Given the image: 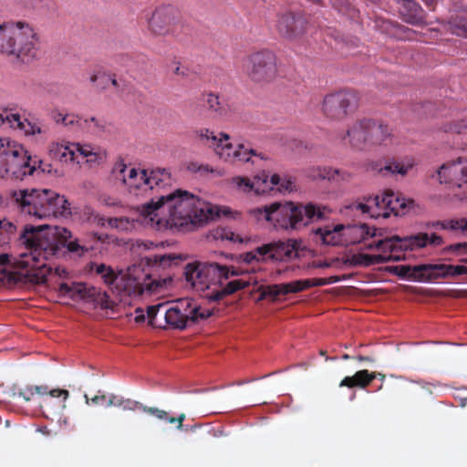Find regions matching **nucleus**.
<instances>
[{
	"label": "nucleus",
	"instance_id": "nucleus-42",
	"mask_svg": "<svg viewBox=\"0 0 467 467\" xmlns=\"http://www.w3.org/2000/svg\"><path fill=\"white\" fill-rule=\"evenodd\" d=\"M259 291L260 300L268 299L271 302H276L279 296H283V285L282 284L263 285L260 287Z\"/></svg>",
	"mask_w": 467,
	"mask_h": 467
},
{
	"label": "nucleus",
	"instance_id": "nucleus-37",
	"mask_svg": "<svg viewBox=\"0 0 467 467\" xmlns=\"http://www.w3.org/2000/svg\"><path fill=\"white\" fill-rule=\"evenodd\" d=\"M322 284H324V282L315 281V278L296 280L290 283H285L282 284L283 296H287L292 293H300L313 286H322Z\"/></svg>",
	"mask_w": 467,
	"mask_h": 467
},
{
	"label": "nucleus",
	"instance_id": "nucleus-41",
	"mask_svg": "<svg viewBox=\"0 0 467 467\" xmlns=\"http://www.w3.org/2000/svg\"><path fill=\"white\" fill-rule=\"evenodd\" d=\"M82 128L91 134L102 135L107 131L108 121L103 117H91L83 119Z\"/></svg>",
	"mask_w": 467,
	"mask_h": 467
},
{
	"label": "nucleus",
	"instance_id": "nucleus-2",
	"mask_svg": "<svg viewBox=\"0 0 467 467\" xmlns=\"http://www.w3.org/2000/svg\"><path fill=\"white\" fill-rule=\"evenodd\" d=\"M46 227L47 224H39L38 226L26 224L21 234V240L28 252L21 254L20 259L16 264L18 267L26 269V282L32 285L45 284L47 275L53 273L57 276H64L67 274L65 268L56 267L53 269L44 263L51 257L59 256L62 247L67 248L70 254L78 257L84 256L94 249L92 245H88L83 240L70 239L71 232L67 228L58 232L59 240L55 237H44L41 231Z\"/></svg>",
	"mask_w": 467,
	"mask_h": 467
},
{
	"label": "nucleus",
	"instance_id": "nucleus-38",
	"mask_svg": "<svg viewBox=\"0 0 467 467\" xmlns=\"http://www.w3.org/2000/svg\"><path fill=\"white\" fill-rule=\"evenodd\" d=\"M347 230L348 234L351 235L353 243H359L368 237L377 235V229L370 228L366 224H353L352 226H348Z\"/></svg>",
	"mask_w": 467,
	"mask_h": 467
},
{
	"label": "nucleus",
	"instance_id": "nucleus-52",
	"mask_svg": "<svg viewBox=\"0 0 467 467\" xmlns=\"http://www.w3.org/2000/svg\"><path fill=\"white\" fill-rule=\"evenodd\" d=\"M294 185H295V181L292 178H287V177L281 178L280 177V182H278V184L274 185L273 189L275 187L276 191H279V192H292Z\"/></svg>",
	"mask_w": 467,
	"mask_h": 467
},
{
	"label": "nucleus",
	"instance_id": "nucleus-24",
	"mask_svg": "<svg viewBox=\"0 0 467 467\" xmlns=\"http://www.w3.org/2000/svg\"><path fill=\"white\" fill-rule=\"evenodd\" d=\"M375 28L380 33L397 39H412L415 34L413 30L407 26L382 17L376 18Z\"/></svg>",
	"mask_w": 467,
	"mask_h": 467
},
{
	"label": "nucleus",
	"instance_id": "nucleus-3",
	"mask_svg": "<svg viewBox=\"0 0 467 467\" xmlns=\"http://www.w3.org/2000/svg\"><path fill=\"white\" fill-rule=\"evenodd\" d=\"M327 208L313 203L295 204L294 202H275L269 205L254 208L250 211L257 220H265L280 229H300L305 225L323 219Z\"/></svg>",
	"mask_w": 467,
	"mask_h": 467
},
{
	"label": "nucleus",
	"instance_id": "nucleus-19",
	"mask_svg": "<svg viewBox=\"0 0 467 467\" xmlns=\"http://www.w3.org/2000/svg\"><path fill=\"white\" fill-rule=\"evenodd\" d=\"M234 182L239 189L244 192L254 191L257 194H261L268 191H273V186L278 184L280 182V176L273 174L269 177L268 173L263 171L254 176V179L235 177Z\"/></svg>",
	"mask_w": 467,
	"mask_h": 467
},
{
	"label": "nucleus",
	"instance_id": "nucleus-64",
	"mask_svg": "<svg viewBox=\"0 0 467 467\" xmlns=\"http://www.w3.org/2000/svg\"><path fill=\"white\" fill-rule=\"evenodd\" d=\"M173 72H174V74L176 76H183V77H187L188 76V69L187 68H182L179 63H176V67L173 70Z\"/></svg>",
	"mask_w": 467,
	"mask_h": 467
},
{
	"label": "nucleus",
	"instance_id": "nucleus-60",
	"mask_svg": "<svg viewBox=\"0 0 467 467\" xmlns=\"http://www.w3.org/2000/svg\"><path fill=\"white\" fill-rule=\"evenodd\" d=\"M185 417H186L185 414L182 413L181 415L177 416L176 418H174V416H168V419L164 420H167L170 423L178 422L177 428L179 430H182V426H183V421L185 420Z\"/></svg>",
	"mask_w": 467,
	"mask_h": 467
},
{
	"label": "nucleus",
	"instance_id": "nucleus-57",
	"mask_svg": "<svg viewBox=\"0 0 467 467\" xmlns=\"http://www.w3.org/2000/svg\"><path fill=\"white\" fill-rule=\"evenodd\" d=\"M77 145H78L77 155L82 156L83 158H85V160L87 158H89L90 154L94 153V151L99 149V148H95L91 145H80L78 143H77Z\"/></svg>",
	"mask_w": 467,
	"mask_h": 467
},
{
	"label": "nucleus",
	"instance_id": "nucleus-45",
	"mask_svg": "<svg viewBox=\"0 0 467 467\" xmlns=\"http://www.w3.org/2000/svg\"><path fill=\"white\" fill-rule=\"evenodd\" d=\"M113 406L120 407L124 410H141L143 411V407H145L143 404L140 403L139 401L130 400V399H123L121 397H118L115 395Z\"/></svg>",
	"mask_w": 467,
	"mask_h": 467
},
{
	"label": "nucleus",
	"instance_id": "nucleus-12",
	"mask_svg": "<svg viewBox=\"0 0 467 467\" xmlns=\"http://www.w3.org/2000/svg\"><path fill=\"white\" fill-rule=\"evenodd\" d=\"M149 29L155 36H174L178 37L182 26L181 16L171 5L157 7L148 21Z\"/></svg>",
	"mask_w": 467,
	"mask_h": 467
},
{
	"label": "nucleus",
	"instance_id": "nucleus-36",
	"mask_svg": "<svg viewBox=\"0 0 467 467\" xmlns=\"http://www.w3.org/2000/svg\"><path fill=\"white\" fill-rule=\"evenodd\" d=\"M390 135V130L387 125L377 123L370 119V127L368 129V143L379 145L383 143Z\"/></svg>",
	"mask_w": 467,
	"mask_h": 467
},
{
	"label": "nucleus",
	"instance_id": "nucleus-25",
	"mask_svg": "<svg viewBox=\"0 0 467 467\" xmlns=\"http://www.w3.org/2000/svg\"><path fill=\"white\" fill-rule=\"evenodd\" d=\"M431 265H416L410 266V265H396L389 267V272L395 274L400 277H408L412 280L428 282L431 281Z\"/></svg>",
	"mask_w": 467,
	"mask_h": 467
},
{
	"label": "nucleus",
	"instance_id": "nucleus-31",
	"mask_svg": "<svg viewBox=\"0 0 467 467\" xmlns=\"http://www.w3.org/2000/svg\"><path fill=\"white\" fill-rule=\"evenodd\" d=\"M377 379L376 372H369L367 369H362L357 371L353 376L351 377H346L344 378L340 383V387H348L349 389L352 388H360L365 389L366 387L369 386L372 381H374Z\"/></svg>",
	"mask_w": 467,
	"mask_h": 467
},
{
	"label": "nucleus",
	"instance_id": "nucleus-21",
	"mask_svg": "<svg viewBox=\"0 0 467 467\" xmlns=\"http://www.w3.org/2000/svg\"><path fill=\"white\" fill-rule=\"evenodd\" d=\"M370 127V119H360L353 122L347 131L341 134L342 140L348 142L353 148H361L368 141V129Z\"/></svg>",
	"mask_w": 467,
	"mask_h": 467
},
{
	"label": "nucleus",
	"instance_id": "nucleus-16",
	"mask_svg": "<svg viewBox=\"0 0 467 467\" xmlns=\"http://www.w3.org/2000/svg\"><path fill=\"white\" fill-rule=\"evenodd\" d=\"M440 183L451 187H467V157L443 162L436 171Z\"/></svg>",
	"mask_w": 467,
	"mask_h": 467
},
{
	"label": "nucleus",
	"instance_id": "nucleus-8",
	"mask_svg": "<svg viewBox=\"0 0 467 467\" xmlns=\"http://www.w3.org/2000/svg\"><path fill=\"white\" fill-rule=\"evenodd\" d=\"M184 277L188 285L196 291L210 290L212 285H216L223 278L238 275L234 267L222 266L218 263H188L184 267Z\"/></svg>",
	"mask_w": 467,
	"mask_h": 467
},
{
	"label": "nucleus",
	"instance_id": "nucleus-15",
	"mask_svg": "<svg viewBox=\"0 0 467 467\" xmlns=\"http://www.w3.org/2000/svg\"><path fill=\"white\" fill-rule=\"evenodd\" d=\"M58 293L61 296L68 297L73 300L78 297L81 299L91 297L96 303V306L104 309L113 308L114 306V301L109 298L106 292L98 291L94 287L87 288L86 285L83 283H61L58 287Z\"/></svg>",
	"mask_w": 467,
	"mask_h": 467
},
{
	"label": "nucleus",
	"instance_id": "nucleus-43",
	"mask_svg": "<svg viewBox=\"0 0 467 467\" xmlns=\"http://www.w3.org/2000/svg\"><path fill=\"white\" fill-rule=\"evenodd\" d=\"M86 403L88 405H95V406H106L110 407L113 406L115 395H107L103 391L99 390L98 394L94 397L89 398L87 394L84 395Z\"/></svg>",
	"mask_w": 467,
	"mask_h": 467
},
{
	"label": "nucleus",
	"instance_id": "nucleus-7",
	"mask_svg": "<svg viewBox=\"0 0 467 467\" xmlns=\"http://www.w3.org/2000/svg\"><path fill=\"white\" fill-rule=\"evenodd\" d=\"M412 203L413 201L410 199L395 195L392 191H386L381 196L376 195L368 198L365 202H353L349 208L361 214H368L369 217L378 219L379 217L389 218L391 214L404 215Z\"/></svg>",
	"mask_w": 467,
	"mask_h": 467
},
{
	"label": "nucleus",
	"instance_id": "nucleus-55",
	"mask_svg": "<svg viewBox=\"0 0 467 467\" xmlns=\"http://www.w3.org/2000/svg\"><path fill=\"white\" fill-rule=\"evenodd\" d=\"M16 231V226L15 223L8 222L5 219L0 221V234L8 236L11 235Z\"/></svg>",
	"mask_w": 467,
	"mask_h": 467
},
{
	"label": "nucleus",
	"instance_id": "nucleus-27",
	"mask_svg": "<svg viewBox=\"0 0 467 467\" xmlns=\"http://www.w3.org/2000/svg\"><path fill=\"white\" fill-rule=\"evenodd\" d=\"M400 5V14L405 23L420 26L424 23V10L415 0H395Z\"/></svg>",
	"mask_w": 467,
	"mask_h": 467
},
{
	"label": "nucleus",
	"instance_id": "nucleus-47",
	"mask_svg": "<svg viewBox=\"0 0 467 467\" xmlns=\"http://www.w3.org/2000/svg\"><path fill=\"white\" fill-rule=\"evenodd\" d=\"M259 249H260V246L255 248L254 251L246 252V253L240 254L241 260L246 264H253L254 262L259 263V262L266 261L267 260L266 254H263L259 253L258 252Z\"/></svg>",
	"mask_w": 467,
	"mask_h": 467
},
{
	"label": "nucleus",
	"instance_id": "nucleus-39",
	"mask_svg": "<svg viewBox=\"0 0 467 467\" xmlns=\"http://www.w3.org/2000/svg\"><path fill=\"white\" fill-rule=\"evenodd\" d=\"M450 30L456 36L467 37V10H462L453 16L450 23Z\"/></svg>",
	"mask_w": 467,
	"mask_h": 467
},
{
	"label": "nucleus",
	"instance_id": "nucleus-20",
	"mask_svg": "<svg viewBox=\"0 0 467 467\" xmlns=\"http://www.w3.org/2000/svg\"><path fill=\"white\" fill-rule=\"evenodd\" d=\"M216 153L221 159L230 162H247L252 160L253 156L259 157L261 160L265 159V155L257 152L253 148H246L244 144L234 146L228 141H224L217 150Z\"/></svg>",
	"mask_w": 467,
	"mask_h": 467
},
{
	"label": "nucleus",
	"instance_id": "nucleus-32",
	"mask_svg": "<svg viewBox=\"0 0 467 467\" xmlns=\"http://www.w3.org/2000/svg\"><path fill=\"white\" fill-rule=\"evenodd\" d=\"M431 281L437 278H447L467 275V266L463 265H431Z\"/></svg>",
	"mask_w": 467,
	"mask_h": 467
},
{
	"label": "nucleus",
	"instance_id": "nucleus-30",
	"mask_svg": "<svg viewBox=\"0 0 467 467\" xmlns=\"http://www.w3.org/2000/svg\"><path fill=\"white\" fill-rule=\"evenodd\" d=\"M379 241V240L373 241L370 244H368V246L369 248H376V249L379 250L376 246V244ZM380 250L384 254H360L359 255V264H361L362 265H375V264H386L389 262H398V261H400V259H401L400 256L392 254L393 252H395L397 250H400V248H396L393 251H390L389 249H386V250L380 249Z\"/></svg>",
	"mask_w": 467,
	"mask_h": 467
},
{
	"label": "nucleus",
	"instance_id": "nucleus-56",
	"mask_svg": "<svg viewBox=\"0 0 467 467\" xmlns=\"http://www.w3.org/2000/svg\"><path fill=\"white\" fill-rule=\"evenodd\" d=\"M447 251L456 255L467 254V242L457 243L447 247Z\"/></svg>",
	"mask_w": 467,
	"mask_h": 467
},
{
	"label": "nucleus",
	"instance_id": "nucleus-63",
	"mask_svg": "<svg viewBox=\"0 0 467 467\" xmlns=\"http://www.w3.org/2000/svg\"><path fill=\"white\" fill-rule=\"evenodd\" d=\"M163 307H164L163 305H153V306H148V309H147L148 317L150 319L154 318L156 317V315L158 314V312L160 310H161Z\"/></svg>",
	"mask_w": 467,
	"mask_h": 467
},
{
	"label": "nucleus",
	"instance_id": "nucleus-23",
	"mask_svg": "<svg viewBox=\"0 0 467 467\" xmlns=\"http://www.w3.org/2000/svg\"><path fill=\"white\" fill-rule=\"evenodd\" d=\"M0 124H7L11 128H16L25 132L26 135L40 134L41 128L36 123H32L27 119H22L19 113H13L8 109H2L0 111Z\"/></svg>",
	"mask_w": 467,
	"mask_h": 467
},
{
	"label": "nucleus",
	"instance_id": "nucleus-33",
	"mask_svg": "<svg viewBox=\"0 0 467 467\" xmlns=\"http://www.w3.org/2000/svg\"><path fill=\"white\" fill-rule=\"evenodd\" d=\"M196 134L204 146L213 149L215 152H217V150L224 141H229L230 140L229 135L226 133H220L217 136L213 130L204 128L196 130Z\"/></svg>",
	"mask_w": 467,
	"mask_h": 467
},
{
	"label": "nucleus",
	"instance_id": "nucleus-18",
	"mask_svg": "<svg viewBox=\"0 0 467 467\" xmlns=\"http://www.w3.org/2000/svg\"><path fill=\"white\" fill-rule=\"evenodd\" d=\"M301 241L288 239L265 244L260 246L259 253L266 254V259L271 261L288 262L299 256Z\"/></svg>",
	"mask_w": 467,
	"mask_h": 467
},
{
	"label": "nucleus",
	"instance_id": "nucleus-61",
	"mask_svg": "<svg viewBox=\"0 0 467 467\" xmlns=\"http://www.w3.org/2000/svg\"><path fill=\"white\" fill-rule=\"evenodd\" d=\"M464 129H467V120L462 119L461 123H454L451 125L448 131L462 133Z\"/></svg>",
	"mask_w": 467,
	"mask_h": 467
},
{
	"label": "nucleus",
	"instance_id": "nucleus-48",
	"mask_svg": "<svg viewBox=\"0 0 467 467\" xmlns=\"http://www.w3.org/2000/svg\"><path fill=\"white\" fill-rule=\"evenodd\" d=\"M89 80H91V83H95L98 88L102 90L107 88L109 84L110 75H107L103 71H97L89 77Z\"/></svg>",
	"mask_w": 467,
	"mask_h": 467
},
{
	"label": "nucleus",
	"instance_id": "nucleus-4",
	"mask_svg": "<svg viewBox=\"0 0 467 467\" xmlns=\"http://www.w3.org/2000/svg\"><path fill=\"white\" fill-rule=\"evenodd\" d=\"M11 202L23 215L34 219L46 220L70 214L66 197L53 190H15L11 192Z\"/></svg>",
	"mask_w": 467,
	"mask_h": 467
},
{
	"label": "nucleus",
	"instance_id": "nucleus-1",
	"mask_svg": "<svg viewBox=\"0 0 467 467\" xmlns=\"http://www.w3.org/2000/svg\"><path fill=\"white\" fill-rule=\"evenodd\" d=\"M112 174L116 180L130 189L155 192L150 200L140 207L141 216L152 223L159 224V213L166 211L170 227L192 231L218 216L211 203L187 191L168 192L166 188L171 186V172L166 169L138 171L136 168L128 169L126 164L119 161L115 163Z\"/></svg>",
	"mask_w": 467,
	"mask_h": 467
},
{
	"label": "nucleus",
	"instance_id": "nucleus-14",
	"mask_svg": "<svg viewBox=\"0 0 467 467\" xmlns=\"http://www.w3.org/2000/svg\"><path fill=\"white\" fill-rule=\"evenodd\" d=\"M357 94L351 90H340L331 93L323 99L322 113L331 119L341 120L356 108Z\"/></svg>",
	"mask_w": 467,
	"mask_h": 467
},
{
	"label": "nucleus",
	"instance_id": "nucleus-40",
	"mask_svg": "<svg viewBox=\"0 0 467 467\" xmlns=\"http://www.w3.org/2000/svg\"><path fill=\"white\" fill-rule=\"evenodd\" d=\"M429 227H434L435 229H450L452 231H460L464 235H467V219L464 218L433 222L429 223Z\"/></svg>",
	"mask_w": 467,
	"mask_h": 467
},
{
	"label": "nucleus",
	"instance_id": "nucleus-59",
	"mask_svg": "<svg viewBox=\"0 0 467 467\" xmlns=\"http://www.w3.org/2000/svg\"><path fill=\"white\" fill-rule=\"evenodd\" d=\"M143 411L157 417L160 420H164V419H167V412L157 408L145 406L143 407Z\"/></svg>",
	"mask_w": 467,
	"mask_h": 467
},
{
	"label": "nucleus",
	"instance_id": "nucleus-35",
	"mask_svg": "<svg viewBox=\"0 0 467 467\" xmlns=\"http://www.w3.org/2000/svg\"><path fill=\"white\" fill-rule=\"evenodd\" d=\"M201 102L214 118H223L227 114L225 106L220 101L219 96L214 93L202 94Z\"/></svg>",
	"mask_w": 467,
	"mask_h": 467
},
{
	"label": "nucleus",
	"instance_id": "nucleus-28",
	"mask_svg": "<svg viewBox=\"0 0 467 467\" xmlns=\"http://www.w3.org/2000/svg\"><path fill=\"white\" fill-rule=\"evenodd\" d=\"M345 229L343 224L316 228L313 230V239L325 245H339L342 244V231Z\"/></svg>",
	"mask_w": 467,
	"mask_h": 467
},
{
	"label": "nucleus",
	"instance_id": "nucleus-49",
	"mask_svg": "<svg viewBox=\"0 0 467 467\" xmlns=\"http://www.w3.org/2000/svg\"><path fill=\"white\" fill-rule=\"evenodd\" d=\"M108 224L109 227L119 229L121 231H126L132 227V223L126 217L109 218L108 220Z\"/></svg>",
	"mask_w": 467,
	"mask_h": 467
},
{
	"label": "nucleus",
	"instance_id": "nucleus-11",
	"mask_svg": "<svg viewBox=\"0 0 467 467\" xmlns=\"http://www.w3.org/2000/svg\"><path fill=\"white\" fill-rule=\"evenodd\" d=\"M213 311L202 307L192 298H182L174 301L172 306L164 310V319L174 328L183 329L189 322L196 323L209 318Z\"/></svg>",
	"mask_w": 467,
	"mask_h": 467
},
{
	"label": "nucleus",
	"instance_id": "nucleus-5",
	"mask_svg": "<svg viewBox=\"0 0 467 467\" xmlns=\"http://www.w3.org/2000/svg\"><path fill=\"white\" fill-rule=\"evenodd\" d=\"M52 173V164L44 162L36 155L8 138H0V177L23 179L34 172Z\"/></svg>",
	"mask_w": 467,
	"mask_h": 467
},
{
	"label": "nucleus",
	"instance_id": "nucleus-50",
	"mask_svg": "<svg viewBox=\"0 0 467 467\" xmlns=\"http://www.w3.org/2000/svg\"><path fill=\"white\" fill-rule=\"evenodd\" d=\"M106 159V152L102 151L100 148H98L94 153L89 154V157L86 159V162L91 167L99 165Z\"/></svg>",
	"mask_w": 467,
	"mask_h": 467
},
{
	"label": "nucleus",
	"instance_id": "nucleus-17",
	"mask_svg": "<svg viewBox=\"0 0 467 467\" xmlns=\"http://www.w3.org/2000/svg\"><path fill=\"white\" fill-rule=\"evenodd\" d=\"M306 19L300 13L286 11L276 15L275 30L281 37L296 39L306 31Z\"/></svg>",
	"mask_w": 467,
	"mask_h": 467
},
{
	"label": "nucleus",
	"instance_id": "nucleus-26",
	"mask_svg": "<svg viewBox=\"0 0 467 467\" xmlns=\"http://www.w3.org/2000/svg\"><path fill=\"white\" fill-rule=\"evenodd\" d=\"M224 278L222 279L219 283V287L214 288L208 294H206V297L209 298L211 301L213 302H219L223 300L225 296L234 294L235 292L242 290L244 288L248 287L251 285V282L249 280L244 279H234L232 281L227 282L225 285H223Z\"/></svg>",
	"mask_w": 467,
	"mask_h": 467
},
{
	"label": "nucleus",
	"instance_id": "nucleus-13",
	"mask_svg": "<svg viewBox=\"0 0 467 467\" xmlns=\"http://www.w3.org/2000/svg\"><path fill=\"white\" fill-rule=\"evenodd\" d=\"M444 243L442 238L436 234H428L427 233H419L417 234L405 236L400 238L397 235L391 238L380 239L376 244L379 249H389L393 251L396 248H400V251L406 250H416L425 247L427 244L432 246H440Z\"/></svg>",
	"mask_w": 467,
	"mask_h": 467
},
{
	"label": "nucleus",
	"instance_id": "nucleus-58",
	"mask_svg": "<svg viewBox=\"0 0 467 467\" xmlns=\"http://www.w3.org/2000/svg\"><path fill=\"white\" fill-rule=\"evenodd\" d=\"M77 145H78L77 155L82 156L83 158H85V160L87 158H89L90 154L94 153V151L99 149V148H95L91 145H80L78 143H77Z\"/></svg>",
	"mask_w": 467,
	"mask_h": 467
},
{
	"label": "nucleus",
	"instance_id": "nucleus-53",
	"mask_svg": "<svg viewBox=\"0 0 467 467\" xmlns=\"http://www.w3.org/2000/svg\"><path fill=\"white\" fill-rule=\"evenodd\" d=\"M35 394L34 386H26L25 389L13 393V396H15V398H22L25 401L28 402Z\"/></svg>",
	"mask_w": 467,
	"mask_h": 467
},
{
	"label": "nucleus",
	"instance_id": "nucleus-62",
	"mask_svg": "<svg viewBox=\"0 0 467 467\" xmlns=\"http://www.w3.org/2000/svg\"><path fill=\"white\" fill-rule=\"evenodd\" d=\"M27 8H38L43 5L44 0H19Z\"/></svg>",
	"mask_w": 467,
	"mask_h": 467
},
{
	"label": "nucleus",
	"instance_id": "nucleus-9",
	"mask_svg": "<svg viewBox=\"0 0 467 467\" xmlns=\"http://www.w3.org/2000/svg\"><path fill=\"white\" fill-rule=\"evenodd\" d=\"M136 269H128L125 274H117V279L114 282L113 292H116L120 300L124 296H139L145 291L150 294L159 293L162 287L172 282L171 277L156 278L151 275H146L143 280L135 276Z\"/></svg>",
	"mask_w": 467,
	"mask_h": 467
},
{
	"label": "nucleus",
	"instance_id": "nucleus-54",
	"mask_svg": "<svg viewBox=\"0 0 467 467\" xmlns=\"http://www.w3.org/2000/svg\"><path fill=\"white\" fill-rule=\"evenodd\" d=\"M83 119L78 115L75 114H65V116L62 118V123L64 126H74L78 125L82 127Z\"/></svg>",
	"mask_w": 467,
	"mask_h": 467
},
{
	"label": "nucleus",
	"instance_id": "nucleus-34",
	"mask_svg": "<svg viewBox=\"0 0 467 467\" xmlns=\"http://www.w3.org/2000/svg\"><path fill=\"white\" fill-rule=\"evenodd\" d=\"M316 172L317 174L313 175L314 178L335 181L337 182H348L352 178V174L348 171L341 169H333L331 167H318Z\"/></svg>",
	"mask_w": 467,
	"mask_h": 467
},
{
	"label": "nucleus",
	"instance_id": "nucleus-44",
	"mask_svg": "<svg viewBox=\"0 0 467 467\" xmlns=\"http://www.w3.org/2000/svg\"><path fill=\"white\" fill-rule=\"evenodd\" d=\"M34 389H35L36 394L40 395V396L47 395V394H48L54 398H58V397L63 396L64 400H67L69 396V392L67 389H49L47 385H36V386H34Z\"/></svg>",
	"mask_w": 467,
	"mask_h": 467
},
{
	"label": "nucleus",
	"instance_id": "nucleus-29",
	"mask_svg": "<svg viewBox=\"0 0 467 467\" xmlns=\"http://www.w3.org/2000/svg\"><path fill=\"white\" fill-rule=\"evenodd\" d=\"M85 271L89 275L99 276L103 283L113 289L114 282L117 279V272L109 265L105 263L89 262L85 265Z\"/></svg>",
	"mask_w": 467,
	"mask_h": 467
},
{
	"label": "nucleus",
	"instance_id": "nucleus-46",
	"mask_svg": "<svg viewBox=\"0 0 467 467\" xmlns=\"http://www.w3.org/2000/svg\"><path fill=\"white\" fill-rule=\"evenodd\" d=\"M412 167V164L405 165L397 161H389L388 164L384 166V168L380 169L381 172H389V173H398L400 175H405L408 173L409 170Z\"/></svg>",
	"mask_w": 467,
	"mask_h": 467
},
{
	"label": "nucleus",
	"instance_id": "nucleus-6",
	"mask_svg": "<svg viewBox=\"0 0 467 467\" xmlns=\"http://www.w3.org/2000/svg\"><path fill=\"white\" fill-rule=\"evenodd\" d=\"M36 33L25 22L0 25V53L22 63L36 56Z\"/></svg>",
	"mask_w": 467,
	"mask_h": 467
},
{
	"label": "nucleus",
	"instance_id": "nucleus-51",
	"mask_svg": "<svg viewBox=\"0 0 467 467\" xmlns=\"http://www.w3.org/2000/svg\"><path fill=\"white\" fill-rule=\"evenodd\" d=\"M178 261L179 257L172 254L155 256V263L158 264L161 267H169L173 264H177Z\"/></svg>",
	"mask_w": 467,
	"mask_h": 467
},
{
	"label": "nucleus",
	"instance_id": "nucleus-10",
	"mask_svg": "<svg viewBox=\"0 0 467 467\" xmlns=\"http://www.w3.org/2000/svg\"><path fill=\"white\" fill-rule=\"evenodd\" d=\"M242 69L252 81L269 83L278 74L277 57L267 48L254 51L243 58Z\"/></svg>",
	"mask_w": 467,
	"mask_h": 467
},
{
	"label": "nucleus",
	"instance_id": "nucleus-22",
	"mask_svg": "<svg viewBox=\"0 0 467 467\" xmlns=\"http://www.w3.org/2000/svg\"><path fill=\"white\" fill-rule=\"evenodd\" d=\"M77 143L67 140L54 141L48 145L47 154L49 158L61 163L79 162L77 155Z\"/></svg>",
	"mask_w": 467,
	"mask_h": 467
}]
</instances>
